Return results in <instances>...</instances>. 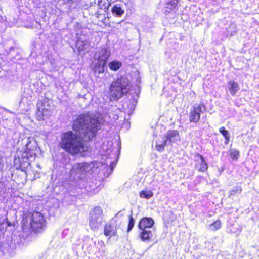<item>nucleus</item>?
Instances as JSON below:
<instances>
[{
	"label": "nucleus",
	"mask_w": 259,
	"mask_h": 259,
	"mask_svg": "<svg viewBox=\"0 0 259 259\" xmlns=\"http://www.w3.org/2000/svg\"><path fill=\"white\" fill-rule=\"evenodd\" d=\"M72 131L61 135L60 147L71 155L88 152L87 145L95 139L100 129V122L98 117L89 113L79 114L73 121Z\"/></svg>",
	"instance_id": "1"
},
{
	"label": "nucleus",
	"mask_w": 259,
	"mask_h": 259,
	"mask_svg": "<svg viewBox=\"0 0 259 259\" xmlns=\"http://www.w3.org/2000/svg\"><path fill=\"white\" fill-rule=\"evenodd\" d=\"M17 144V150L21 153L19 157V166L26 168L35 159L40 148L36 141L26 134H20Z\"/></svg>",
	"instance_id": "2"
},
{
	"label": "nucleus",
	"mask_w": 259,
	"mask_h": 259,
	"mask_svg": "<svg viewBox=\"0 0 259 259\" xmlns=\"http://www.w3.org/2000/svg\"><path fill=\"white\" fill-rule=\"evenodd\" d=\"M47 221L40 212L32 210L25 211L21 215L22 231L28 235L41 233L46 229Z\"/></svg>",
	"instance_id": "3"
},
{
	"label": "nucleus",
	"mask_w": 259,
	"mask_h": 259,
	"mask_svg": "<svg viewBox=\"0 0 259 259\" xmlns=\"http://www.w3.org/2000/svg\"><path fill=\"white\" fill-rule=\"evenodd\" d=\"M130 81L126 77L121 76L113 81L109 88V94L111 100L117 101L128 90Z\"/></svg>",
	"instance_id": "4"
},
{
	"label": "nucleus",
	"mask_w": 259,
	"mask_h": 259,
	"mask_svg": "<svg viewBox=\"0 0 259 259\" xmlns=\"http://www.w3.org/2000/svg\"><path fill=\"white\" fill-rule=\"evenodd\" d=\"M102 215L103 210L100 206H96L90 211L89 225L91 230H95L101 225L102 222L100 219H102Z\"/></svg>",
	"instance_id": "5"
},
{
	"label": "nucleus",
	"mask_w": 259,
	"mask_h": 259,
	"mask_svg": "<svg viewBox=\"0 0 259 259\" xmlns=\"http://www.w3.org/2000/svg\"><path fill=\"white\" fill-rule=\"evenodd\" d=\"M207 107L205 105L201 103L192 107L189 114V121L190 123H197L201 119V114L206 112Z\"/></svg>",
	"instance_id": "6"
},
{
	"label": "nucleus",
	"mask_w": 259,
	"mask_h": 259,
	"mask_svg": "<svg viewBox=\"0 0 259 259\" xmlns=\"http://www.w3.org/2000/svg\"><path fill=\"white\" fill-rule=\"evenodd\" d=\"M49 107L50 105L46 101H41L37 104L35 113V117L37 120L42 121L50 116L51 111Z\"/></svg>",
	"instance_id": "7"
},
{
	"label": "nucleus",
	"mask_w": 259,
	"mask_h": 259,
	"mask_svg": "<svg viewBox=\"0 0 259 259\" xmlns=\"http://www.w3.org/2000/svg\"><path fill=\"white\" fill-rule=\"evenodd\" d=\"M195 167L199 172H204L208 169V166L203 156L199 153L195 155Z\"/></svg>",
	"instance_id": "8"
},
{
	"label": "nucleus",
	"mask_w": 259,
	"mask_h": 259,
	"mask_svg": "<svg viewBox=\"0 0 259 259\" xmlns=\"http://www.w3.org/2000/svg\"><path fill=\"white\" fill-rule=\"evenodd\" d=\"M117 229L118 227L116 224L114 225L109 222L105 224L103 233L105 236H117Z\"/></svg>",
	"instance_id": "9"
},
{
	"label": "nucleus",
	"mask_w": 259,
	"mask_h": 259,
	"mask_svg": "<svg viewBox=\"0 0 259 259\" xmlns=\"http://www.w3.org/2000/svg\"><path fill=\"white\" fill-rule=\"evenodd\" d=\"M154 224V220L150 217H143L141 219L138 223V228L140 230L151 228Z\"/></svg>",
	"instance_id": "10"
},
{
	"label": "nucleus",
	"mask_w": 259,
	"mask_h": 259,
	"mask_svg": "<svg viewBox=\"0 0 259 259\" xmlns=\"http://www.w3.org/2000/svg\"><path fill=\"white\" fill-rule=\"evenodd\" d=\"M98 65H106L109 55L105 50H102L96 54Z\"/></svg>",
	"instance_id": "11"
},
{
	"label": "nucleus",
	"mask_w": 259,
	"mask_h": 259,
	"mask_svg": "<svg viewBox=\"0 0 259 259\" xmlns=\"http://www.w3.org/2000/svg\"><path fill=\"white\" fill-rule=\"evenodd\" d=\"M228 88L232 95H235L240 89L238 82H235L234 80H230L228 82Z\"/></svg>",
	"instance_id": "12"
},
{
	"label": "nucleus",
	"mask_w": 259,
	"mask_h": 259,
	"mask_svg": "<svg viewBox=\"0 0 259 259\" xmlns=\"http://www.w3.org/2000/svg\"><path fill=\"white\" fill-rule=\"evenodd\" d=\"M89 167L90 164L88 163H78L76 164V172L79 174L86 173L89 171Z\"/></svg>",
	"instance_id": "13"
},
{
	"label": "nucleus",
	"mask_w": 259,
	"mask_h": 259,
	"mask_svg": "<svg viewBox=\"0 0 259 259\" xmlns=\"http://www.w3.org/2000/svg\"><path fill=\"white\" fill-rule=\"evenodd\" d=\"M178 3V0H169L166 3V12L170 13L174 10L177 7Z\"/></svg>",
	"instance_id": "14"
},
{
	"label": "nucleus",
	"mask_w": 259,
	"mask_h": 259,
	"mask_svg": "<svg viewBox=\"0 0 259 259\" xmlns=\"http://www.w3.org/2000/svg\"><path fill=\"white\" fill-rule=\"evenodd\" d=\"M97 25L101 27H110L111 26V22L110 20V18L109 17H104V18L98 21Z\"/></svg>",
	"instance_id": "15"
},
{
	"label": "nucleus",
	"mask_w": 259,
	"mask_h": 259,
	"mask_svg": "<svg viewBox=\"0 0 259 259\" xmlns=\"http://www.w3.org/2000/svg\"><path fill=\"white\" fill-rule=\"evenodd\" d=\"M142 231L140 233V236L143 241L149 240L152 235V232L150 230H146L145 229L142 230Z\"/></svg>",
	"instance_id": "16"
},
{
	"label": "nucleus",
	"mask_w": 259,
	"mask_h": 259,
	"mask_svg": "<svg viewBox=\"0 0 259 259\" xmlns=\"http://www.w3.org/2000/svg\"><path fill=\"white\" fill-rule=\"evenodd\" d=\"M153 193L151 190H142L140 192L139 196L141 198L149 199L153 196Z\"/></svg>",
	"instance_id": "17"
},
{
	"label": "nucleus",
	"mask_w": 259,
	"mask_h": 259,
	"mask_svg": "<svg viewBox=\"0 0 259 259\" xmlns=\"http://www.w3.org/2000/svg\"><path fill=\"white\" fill-rule=\"evenodd\" d=\"M219 132L225 138V143L226 144H228L230 141V134L229 131L225 129V127L222 126L219 128Z\"/></svg>",
	"instance_id": "18"
},
{
	"label": "nucleus",
	"mask_w": 259,
	"mask_h": 259,
	"mask_svg": "<svg viewBox=\"0 0 259 259\" xmlns=\"http://www.w3.org/2000/svg\"><path fill=\"white\" fill-rule=\"evenodd\" d=\"M222 222L220 220L218 219L209 225L210 230L215 231L221 228Z\"/></svg>",
	"instance_id": "19"
},
{
	"label": "nucleus",
	"mask_w": 259,
	"mask_h": 259,
	"mask_svg": "<svg viewBox=\"0 0 259 259\" xmlns=\"http://www.w3.org/2000/svg\"><path fill=\"white\" fill-rule=\"evenodd\" d=\"M230 157L233 160H237L240 156V152L237 149H231L229 151Z\"/></svg>",
	"instance_id": "20"
},
{
	"label": "nucleus",
	"mask_w": 259,
	"mask_h": 259,
	"mask_svg": "<svg viewBox=\"0 0 259 259\" xmlns=\"http://www.w3.org/2000/svg\"><path fill=\"white\" fill-rule=\"evenodd\" d=\"M242 189L241 186L234 187L229 192V196H235L237 194L241 193Z\"/></svg>",
	"instance_id": "21"
},
{
	"label": "nucleus",
	"mask_w": 259,
	"mask_h": 259,
	"mask_svg": "<svg viewBox=\"0 0 259 259\" xmlns=\"http://www.w3.org/2000/svg\"><path fill=\"white\" fill-rule=\"evenodd\" d=\"M135 225V220L133 217L132 215H130L128 217V223L127 227V231L129 232L134 227Z\"/></svg>",
	"instance_id": "22"
},
{
	"label": "nucleus",
	"mask_w": 259,
	"mask_h": 259,
	"mask_svg": "<svg viewBox=\"0 0 259 259\" xmlns=\"http://www.w3.org/2000/svg\"><path fill=\"white\" fill-rule=\"evenodd\" d=\"M178 134V132L177 130H169L167 133L166 136V139L167 141L168 140H170V139L176 137Z\"/></svg>",
	"instance_id": "23"
},
{
	"label": "nucleus",
	"mask_w": 259,
	"mask_h": 259,
	"mask_svg": "<svg viewBox=\"0 0 259 259\" xmlns=\"http://www.w3.org/2000/svg\"><path fill=\"white\" fill-rule=\"evenodd\" d=\"M167 139H165L162 144H156L155 145L156 149L159 152H163L164 150L165 146L166 145Z\"/></svg>",
	"instance_id": "24"
},
{
	"label": "nucleus",
	"mask_w": 259,
	"mask_h": 259,
	"mask_svg": "<svg viewBox=\"0 0 259 259\" xmlns=\"http://www.w3.org/2000/svg\"><path fill=\"white\" fill-rule=\"evenodd\" d=\"M112 12L118 16H121L124 13V11L119 7L114 6L112 9Z\"/></svg>",
	"instance_id": "25"
},
{
	"label": "nucleus",
	"mask_w": 259,
	"mask_h": 259,
	"mask_svg": "<svg viewBox=\"0 0 259 259\" xmlns=\"http://www.w3.org/2000/svg\"><path fill=\"white\" fill-rule=\"evenodd\" d=\"M105 66H94V71L96 74H100L104 72Z\"/></svg>",
	"instance_id": "26"
},
{
	"label": "nucleus",
	"mask_w": 259,
	"mask_h": 259,
	"mask_svg": "<svg viewBox=\"0 0 259 259\" xmlns=\"http://www.w3.org/2000/svg\"><path fill=\"white\" fill-rule=\"evenodd\" d=\"M97 5L100 9H107L109 5H107L106 4H102V0H97Z\"/></svg>",
	"instance_id": "27"
},
{
	"label": "nucleus",
	"mask_w": 259,
	"mask_h": 259,
	"mask_svg": "<svg viewBox=\"0 0 259 259\" xmlns=\"http://www.w3.org/2000/svg\"><path fill=\"white\" fill-rule=\"evenodd\" d=\"M110 69L113 71H116L119 69L120 66H109Z\"/></svg>",
	"instance_id": "28"
},
{
	"label": "nucleus",
	"mask_w": 259,
	"mask_h": 259,
	"mask_svg": "<svg viewBox=\"0 0 259 259\" xmlns=\"http://www.w3.org/2000/svg\"><path fill=\"white\" fill-rule=\"evenodd\" d=\"M3 158L0 157V171H1L3 169Z\"/></svg>",
	"instance_id": "29"
},
{
	"label": "nucleus",
	"mask_w": 259,
	"mask_h": 259,
	"mask_svg": "<svg viewBox=\"0 0 259 259\" xmlns=\"http://www.w3.org/2000/svg\"><path fill=\"white\" fill-rule=\"evenodd\" d=\"M108 65H121V63L119 62H117V61H112V62H110Z\"/></svg>",
	"instance_id": "30"
},
{
	"label": "nucleus",
	"mask_w": 259,
	"mask_h": 259,
	"mask_svg": "<svg viewBox=\"0 0 259 259\" xmlns=\"http://www.w3.org/2000/svg\"><path fill=\"white\" fill-rule=\"evenodd\" d=\"M96 17H97V18H99L100 17V16H101V14H99V13H97L96 14Z\"/></svg>",
	"instance_id": "31"
}]
</instances>
